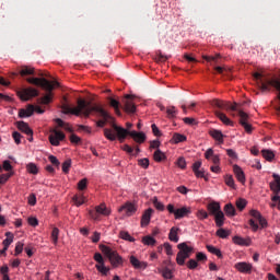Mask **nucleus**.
I'll return each mask as SVG.
<instances>
[{"mask_svg": "<svg viewBox=\"0 0 280 280\" xmlns=\"http://www.w3.org/2000/svg\"><path fill=\"white\" fill-rule=\"evenodd\" d=\"M178 253L176 256V264L178 266H185L186 259H189L191 257V254L194 253V247L187 245V243H179L177 245Z\"/></svg>", "mask_w": 280, "mask_h": 280, "instance_id": "0eeeda50", "label": "nucleus"}, {"mask_svg": "<svg viewBox=\"0 0 280 280\" xmlns=\"http://www.w3.org/2000/svg\"><path fill=\"white\" fill-rule=\"evenodd\" d=\"M92 113H96V115H98L100 117L103 118V119L96 121L97 128H104V126H106V124H108V119H113L108 115V112H106V109H104V107H102L98 104L90 102V105L88 106V110H85V117H91Z\"/></svg>", "mask_w": 280, "mask_h": 280, "instance_id": "20e7f679", "label": "nucleus"}, {"mask_svg": "<svg viewBox=\"0 0 280 280\" xmlns=\"http://www.w3.org/2000/svg\"><path fill=\"white\" fill-rule=\"evenodd\" d=\"M23 253V243L19 242L15 245V255H21Z\"/></svg>", "mask_w": 280, "mask_h": 280, "instance_id": "774afa93", "label": "nucleus"}, {"mask_svg": "<svg viewBox=\"0 0 280 280\" xmlns=\"http://www.w3.org/2000/svg\"><path fill=\"white\" fill-rule=\"evenodd\" d=\"M212 106H215L217 108H221L222 110H232L233 113L240 114V106L237 103L231 104L229 102L220 101V100H213Z\"/></svg>", "mask_w": 280, "mask_h": 280, "instance_id": "6e6552de", "label": "nucleus"}, {"mask_svg": "<svg viewBox=\"0 0 280 280\" xmlns=\"http://www.w3.org/2000/svg\"><path fill=\"white\" fill-rule=\"evenodd\" d=\"M26 170L28 174H34V175L38 174V166H36L34 163H28L26 165Z\"/></svg>", "mask_w": 280, "mask_h": 280, "instance_id": "603ef678", "label": "nucleus"}, {"mask_svg": "<svg viewBox=\"0 0 280 280\" xmlns=\"http://www.w3.org/2000/svg\"><path fill=\"white\" fill-rule=\"evenodd\" d=\"M166 115H167L168 119H174V117H176V115H178V109H176L175 106H168L166 108Z\"/></svg>", "mask_w": 280, "mask_h": 280, "instance_id": "58836bf2", "label": "nucleus"}, {"mask_svg": "<svg viewBox=\"0 0 280 280\" xmlns=\"http://www.w3.org/2000/svg\"><path fill=\"white\" fill-rule=\"evenodd\" d=\"M72 201L74 202L75 207H82V205L86 202V197L84 196V194L80 192L72 197Z\"/></svg>", "mask_w": 280, "mask_h": 280, "instance_id": "cd10ccee", "label": "nucleus"}, {"mask_svg": "<svg viewBox=\"0 0 280 280\" xmlns=\"http://www.w3.org/2000/svg\"><path fill=\"white\" fill-rule=\"evenodd\" d=\"M272 178H275V180L269 184V187L276 196H279V194H280V176H279V174L273 173Z\"/></svg>", "mask_w": 280, "mask_h": 280, "instance_id": "f3484780", "label": "nucleus"}, {"mask_svg": "<svg viewBox=\"0 0 280 280\" xmlns=\"http://www.w3.org/2000/svg\"><path fill=\"white\" fill-rule=\"evenodd\" d=\"M197 218L199 220H207V218H209V213L207 211H205V210H199L197 212Z\"/></svg>", "mask_w": 280, "mask_h": 280, "instance_id": "680f3d73", "label": "nucleus"}, {"mask_svg": "<svg viewBox=\"0 0 280 280\" xmlns=\"http://www.w3.org/2000/svg\"><path fill=\"white\" fill-rule=\"evenodd\" d=\"M205 159L212 161L214 165H220V155L215 154L211 148L205 152Z\"/></svg>", "mask_w": 280, "mask_h": 280, "instance_id": "6ab92c4d", "label": "nucleus"}, {"mask_svg": "<svg viewBox=\"0 0 280 280\" xmlns=\"http://www.w3.org/2000/svg\"><path fill=\"white\" fill-rule=\"evenodd\" d=\"M104 137L108 139V141H116L117 140V135L113 132L112 129L105 128L104 129Z\"/></svg>", "mask_w": 280, "mask_h": 280, "instance_id": "c9c22d12", "label": "nucleus"}, {"mask_svg": "<svg viewBox=\"0 0 280 280\" xmlns=\"http://www.w3.org/2000/svg\"><path fill=\"white\" fill-rule=\"evenodd\" d=\"M107 100L109 102V106H112V108H114L116 115H118V117H121V110L119 109L121 104L119 103V101H117L113 97H108Z\"/></svg>", "mask_w": 280, "mask_h": 280, "instance_id": "bb28decb", "label": "nucleus"}, {"mask_svg": "<svg viewBox=\"0 0 280 280\" xmlns=\"http://www.w3.org/2000/svg\"><path fill=\"white\" fill-rule=\"evenodd\" d=\"M96 270H98V272H101L104 277H106L108 275V272H110V268L106 267L104 264L103 265H96L95 266Z\"/></svg>", "mask_w": 280, "mask_h": 280, "instance_id": "49530a36", "label": "nucleus"}, {"mask_svg": "<svg viewBox=\"0 0 280 280\" xmlns=\"http://www.w3.org/2000/svg\"><path fill=\"white\" fill-rule=\"evenodd\" d=\"M12 137L14 139V142L16 143V145H21V139L23 136H21V133H19L18 131H14L12 133Z\"/></svg>", "mask_w": 280, "mask_h": 280, "instance_id": "0e129e2a", "label": "nucleus"}, {"mask_svg": "<svg viewBox=\"0 0 280 280\" xmlns=\"http://www.w3.org/2000/svg\"><path fill=\"white\" fill-rule=\"evenodd\" d=\"M207 209H208L209 215H217L222 211L220 203L215 201L208 203Z\"/></svg>", "mask_w": 280, "mask_h": 280, "instance_id": "412c9836", "label": "nucleus"}, {"mask_svg": "<svg viewBox=\"0 0 280 280\" xmlns=\"http://www.w3.org/2000/svg\"><path fill=\"white\" fill-rule=\"evenodd\" d=\"M130 264L133 266V268H148V264L140 261L137 257L131 256L130 257Z\"/></svg>", "mask_w": 280, "mask_h": 280, "instance_id": "7c9ffc66", "label": "nucleus"}, {"mask_svg": "<svg viewBox=\"0 0 280 280\" xmlns=\"http://www.w3.org/2000/svg\"><path fill=\"white\" fill-rule=\"evenodd\" d=\"M180 231V228H176V226H173L171 230H170V233H168V240L171 242H174L175 244H178V240H180L178 237V232Z\"/></svg>", "mask_w": 280, "mask_h": 280, "instance_id": "a878e982", "label": "nucleus"}, {"mask_svg": "<svg viewBox=\"0 0 280 280\" xmlns=\"http://www.w3.org/2000/svg\"><path fill=\"white\" fill-rule=\"evenodd\" d=\"M91 104V102H88L85 100L79 98L77 101V107H71L67 104H63L61 106L62 113L65 115H75L77 117H80V115H86V110L89 109V105Z\"/></svg>", "mask_w": 280, "mask_h": 280, "instance_id": "39448f33", "label": "nucleus"}, {"mask_svg": "<svg viewBox=\"0 0 280 280\" xmlns=\"http://www.w3.org/2000/svg\"><path fill=\"white\" fill-rule=\"evenodd\" d=\"M248 202L246 201V199L244 198H240L236 200V208L238 211H244V209H246V205Z\"/></svg>", "mask_w": 280, "mask_h": 280, "instance_id": "a18cd8bd", "label": "nucleus"}, {"mask_svg": "<svg viewBox=\"0 0 280 280\" xmlns=\"http://www.w3.org/2000/svg\"><path fill=\"white\" fill-rule=\"evenodd\" d=\"M86 187H89V179L83 178L78 183V189L79 191H84V189H86Z\"/></svg>", "mask_w": 280, "mask_h": 280, "instance_id": "864d4df0", "label": "nucleus"}, {"mask_svg": "<svg viewBox=\"0 0 280 280\" xmlns=\"http://www.w3.org/2000/svg\"><path fill=\"white\" fill-rule=\"evenodd\" d=\"M210 137H212V139H215V141H219V143H224V133H222L221 130L218 129H211L209 131Z\"/></svg>", "mask_w": 280, "mask_h": 280, "instance_id": "393cba45", "label": "nucleus"}, {"mask_svg": "<svg viewBox=\"0 0 280 280\" xmlns=\"http://www.w3.org/2000/svg\"><path fill=\"white\" fill-rule=\"evenodd\" d=\"M58 235H60V230L58 228H54L51 232V240L54 244H58Z\"/></svg>", "mask_w": 280, "mask_h": 280, "instance_id": "6e6d98bb", "label": "nucleus"}, {"mask_svg": "<svg viewBox=\"0 0 280 280\" xmlns=\"http://www.w3.org/2000/svg\"><path fill=\"white\" fill-rule=\"evenodd\" d=\"M153 159L156 163H161L162 161H165V159H167V156L163 153V151H161L160 149L155 150V152L153 153Z\"/></svg>", "mask_w": 280, "mask_h": 280, "instance_id": "473e14b6", "label": "nucleus"}, {"mask_svg": "<svg viewBox=\"0 0 280 280\" xmlns=\"http://www.w3.org/2000/svg\"><path fill=\"white\" fill-rule=\"evenodd\" d=\"M135 100L133 95L127 94L125 95V98L122 100V104L125 106L126 113H137V106L135 105Z\"/></svg>", "mask_w": 280, "mask_h": 280, "instance_id": "ddd939ff", "label": "nucleus"}, {"mask_svg": "<svg viewBox=\"0 0 280 280\" xmlns=\"http://www.w3.org/2000/svg\"><path fill=\"white\" fill-rule=\"evenodd\" d=\"M56 124L59 126V128H65L67 132H73V128H71V125L65 122L62 119L57 118Z\"/></svg>", "mask_w": 280, "mask_h": 280, "instance_id": "e433bc0d", "label": "nucleus"}, {"mask_svg": "<svg viewBox=\"0 0 280 280\" xmlns=\"http://www.w3.org/2000/svg\"><path fill=\"white\" fill-rule=\"evenodd\" d=\"M66 136L62 131L54 130V133L49 136V141L52 145H60V141H65Z\"/></svg>", "mask_w": 280, "mask_h": 280, "instance_id": "2eb2a0df", "label": "nucleus"}, {"mask_svg": "<svg viewBox=\"0 0 280 280\" xmlns=\"http://www.w3.org/2000/svg\"><path fill=\"white\" fill-rule=\"evenodd\" d=\"M142 244H144V246H154L156 244V240L150 235H147L142 237Z\"/></svg>", "mask_w": 280, "mask_h": 280, "instance_id": "ea45409f", "label": "nucleus"}, {"mask_svg": "<svg viewBox=\"0 0 280 280\" xmlns=\"http://www.w3.org/2000/svg\"><path fill=\"white\" fill-rule=\"evenodd\" d=\"M225 184L228 185V187L235 189V179H233L232 175L225 176Z\"/></svg>", "mask_w": 280, "mask_h": 280, "instance_id": "4d7b16f0", "label": "nucleus"}, {"mask_svg": "<svg viewBox=\"0 0 280 280\" xmlns=\"http://www.w3.org/2000/svg\"><path fill=\"white\" fill-rule=\"evenodd\" d=\"M161 272H162V277H163L164 279H172V277H174V276L172 275V269H170V268H167V267L163 268V269L161 270Z\"/></svg>", "mask_w": 280, "mask_h": 280, "instance_id": "5fc2aeb1", "label": "nucleus"}, {"mask_svg": "<svg viewBox=\"0 0 280 280\" xmlns=\"http://www.w3.org/2000/svg\"><path fill=\"white\" fill-rule=\"evenodd\" d=\"M94 259L97 261L98 266L104 265V257L102 256V254L96 253V254L94 255Z\"/></svg>", "mask_w": 280, "mask_h": 280, "instance_id": "338daca9", "label": "nucleus"}, {"mask_svg": "<svg viewBox=\"0 0 280 280\" xmlns=\"http://www.w3.org/2000/svg\"><path fill=\"white\" fill-rule=\"evenodd\" d=\"M224 212L222 210L214 215V222L219 229H222L224 226Z\"/></svg>", "mask_w": 280, "mask_h": 280, "instance_id": "c756f323", "label": "nucleus"}, {"mask_svg": "<svg viewBox=\"0 0 280 280\" xmlns=\"http://www.w3.org/2000/svg\"><path fill=\"white\" fill-rule=\"evenodd\" d=\"M173 141L174 143H183L184 141H187V137L185 135L174 133Z\"/></svg>", "mask_w": 280, "mask_h": 280, "instance_id": "37998d69", "label": "nucleus"}, {"mask_svg": "<svg viewBox=\"0 0 280 280\" xmlns=\"http://www.w3.org/2000/svg\"><path fill=\"white\" fill-rule=\"evenodd\" d=\"M217 235L218 237H221V240H226V237L231 235V231L221 228L217 231Z\"/></svg>", "mask_w": 280, "mask_h": 280, "instance_id": "c03bdc74", "label": "nucleus"}, {"mask_svg": "<svg viewBox=\"0 0 280 280\" xmlns=\"http://www.w3.org/2000/svg\"><path fill=\"white\" fill-rule=\"evenodd\" d=\"M233 242L237 245V246H248L249 243L247 240H245L244 237L241 236H234L233 237Z\"/></svg>", "mask_w": 280, "mask_h": 280, "instance_id": "a19ab883", "label": "nucleus"}, {"mask_svg": "<svg viewBox=\"0 0 280 280\" xmlns=\"http://www.w3.org/2000/svg\"><path fill=\"white\" fill-rule=\"evenodd\" d=\"M203 60L207 62H214V65H218V60H220L221 56L220 54H217L215 56H202Z\"/></svg>", "mask_w": 280, "mask_h": 280, "instance_id": "79ce46f5", "label": "nucleus"}, {"mask_svg": "<svg viewBox=\"0 0 280 280\" xmlns=\"http://www.w3.org/2000/svg\"><path fill=\"white\" fill-rule=\"evenodd\" d=\"M20 75L25 77V75H34V68L27 67V66H22L20 70Z\"/></svg>", "mask_w": 280, "mask_h": 280, "instance_id": "f704fd0d", "label": "nucleus"}, {"mask_svg": "<svg viewBox=\"0 0 280 280\" xmlns=\"http://www.w3.org/2000/svg\"><path fill=\"white\" fill-rule=\"evenodd\" d=\"M196 259H197V261H207V254H205L202 252H198L196 254Z\"/></svg>", "mask_w": 280, "mask_h": 280, "instance_id": "69168bd1", "label": "nucleus"}, {"mask_svg": "<svg viewBox=\"0 0 280 280\" xmlns=\"http://www.w3.org/2000/svg\"><path fill=\"white\" fill-rule=\"evenodd\" d=\"M120 213L124 211L126 215L130 217L133 213H137V206L132 202H126L124 206H121L118 210Z\"/></svg>", "mask_w": 280, "mask_h": 280, "instance_id": "a211bd4d", "label": "nucleus"}, {"mask_svg": "<svg viewBox=\"0 0 280 280\" xmlns=\"http://www.w3.org/2000/svg\"><path fill=\"white\" fill-rule=\"evenodd\" d=\"M233 172L238 180V183H246V175L244 174V171L242 170V167H240V165L234 164L233 165Z\"/></svg>", "mask_w": 280, "mask_h": 280, "instance_id": "aec40b11", "label": "nucleus"}, {"mask_svg": "<svg viewBox=\"0 0 280 280\" xmlns=\"http://www.w3.org/2000/svg\"><path fill=\"white\" fill-rule=\"evenodd\" d=\"M101 250L105 256H107V259H109L113 268H119V266H124V258L116 250H113V248L106 245H101Z\"/></svg>", "mask_w": 280, "mask_h": 280, "instance_id": "423d86ee", "label": "nucleus"}, {"mask_svg": "<svg viewBox=\"0 0 280 280\" xmlns=\"http://www.w3.org/2000/svg\"><path fill=\"white\" fill-rule=\"evenodd\" d=\"M166 209L168 213H172L173 215H175V220H180L182 218H185V215H187L188 213H191V210H189V208L183 207V208L176 209L172 203H170L166 207Z\"/></svg>", "mask_w": 280, "mask_h": 280, "instance_id": "9b49d317", "label": "nucleus"}, {"mask_svg": "<svg viewBox=\"0 0 280 280\" xmlns=\"http://www.w3.org/2000/svg\"><path fill=\"white\" fill-rule=\"evenodd\" d=\"M240 124L244 127L245 132L250 135L253 132V125L248 124V114L244 110H238Z\"/></svg>", "mask_w": 280, "mask_h": 280, "instance_id": "f8f14e48", "label": "nucleus"}, {"mask_svg": "<svg viewBox=\"0 0 280 280\" xmlns=\"http://www.w3.org/2000/svg\"><path fill=\"white\" fill-rule=\"evenodd\" d=\"M138 165L142 167V170H148L150 167V160L148 158L139 159Z\"/></svg>", "mask_w": 280, "mask_h": 280, "instance_id": "de8ad7c7", "label": "nucleus"}, {"mask_svg": "<svg viewBox=\"0 0 280 280\" xmlns=\"http://www.w3.org/2000/svg\"><path fill=\"white\" fill-rule=\"evenodd\" d=\"M112 128H114L120 143H124V140H126L128 136L131 137L136 143H143L145 141V133L143 132L129 131L128 129L119 127L115 124L112 125Z\"/></svg>", "mask_w": 280, "mask_h": 280, "instance_id": "7ed1b4c3", "label": "nucleus"}, {"mask_svg": "<svg viewBox=\"0 0 280 280\" xmlns=\"http://www.w3.org/2000/svg\"><path fill=\"white\" fill-rule=\"evenodd\" d=\"M215 116H217L218 119H220V121H222V124H224L225 126H233V121H231V119H230L229 117H226L224 113H222V112H215Z\"/></svg>", "mask_w": 280, "mask_h": 280, "instance_id": "c85d7f7f", "label": "nucleus"}, {"mask_svg": "<svg viewBox=\"0 0 280 280\" xmlns=\"http://www.w3.org/2000/svg\"><path fill=\"white\" fill-rule=\"evenodd\" d=\"M186 266L189 270H196L198 268V261L196 259H189Z\"/></svg>", "mask_w": 280, "mask_h": 280, "instance_id": "13d9d810", "label": "nucleus"}, {"mask_svg": "<svg viewBox=\"0 0 280 280\" xmlns=\"http://www.w3.org/2000/svg\"><path fill=\"white\" fill-rule=\"evenodd\" d=\"M39 93L38 90L33 89V88H26L18 91V96L22 102H30L32 97H38Z\"/></svg>", "mask_w": 280, "mask_h": 280, "instance_id": "9d476101", "label": "nucleus"}, {"mask_svg": "<svg viewBox=\"0 0 280 280\" xmlns=\"http://www.w3.org/2000/svg\"><path fill=\"white\" fill-rule=\"evenodd\" d=\"M35 113V106L34 105H27L26 109H20L19 112V117H21V119L25 118V117H32Z\"/></svg>", "mask_w": 280, "mask_h": 280, "instance_id": "4be33fe9", "label": "nucleus"}, {"mask_svg": "<svg viewBox=\"0 0 280 280\" xmlns=\"http://www.w3.org/2000/svg\"><path fill=\"white\" fill-rule=\"evenodd\" d=\"M224 212L228 218H233L236 214L235 206L233 203H228L224 206Z\"/></svg>", "mask_w": 280, "mask_h": 280, "instance_id": "2f4dec72", "label": "nucleus"}, {"mask_svg": "<svg viewBox=\"0 0 280 280\" xmlns=\"http://www.w3.org/2000/svg\"><path fill=\"white\" fill-rule=\"evenodd\" d=\"M254 78L258 81V89H260L262 93L270 92V86L276 89V91H278V100L280 101V75L271 79H264L262 73L255 72Z\"/></svg>", "mask_w": 280, "mask_h": 280, "instance_id": "f03ea898", "label": "nucleus"}, {"mask_svg": "<svg viewBox=\"0 0 280 280\" xmlns=\"http://www.w3.org/2000/svg\"><path fill=\"white\" fill-rule=\"evenodd\" d=\"M16 126L19 130H21V132H24V135H28L31 137L32 135H34V132L32 131V128H30V125H27V122L21 120L16 122Z\"/></svg>", "mask_w": 280, "mask_h": 280, "instance_id": "b1692460", "label": "nucleus"}, {"mask_svg": "<svg viewBox=\"0 0 280 280\" xmlns=\"http://www.w3.org/2000/svg\"><path fill=\"white\" fill-rule=\"evenodd\" d=\"M207 250L208 253H211L212 255H215L217 257H219V259H222V252L218 249L215 246L207 245Z\"/></svg>", "mask_w": 280, "mask_h": 280, "instance_id": "4c0bfd02", "label": "nucleus"}, {"mask_svg": "<svg viewBox=\"0 0 280 280\" xmlns=\"http://www.w3.org/2000/svg\"><path fill=\"white\" fill-rule=\"evenodd\" d=\"M234 268L243 275H250L254 270L253 264L246 261L236 262Z\"/></svg>", "mask_w": 280, "mask_h": 280, "instance_id": "4468645a", "label": "nucleus"}, {"mask_svg": "<svg viewBox=\"0 0 280 280\" xmlns=\"http://www.w3.org/2000/svg\"><path fill=\"white\" fill-rule=\"evenodd\" d=\"M89 215L92 220H100V215H110V209L106 207V203H101L95 207V210H90Z\"/></svg>", "mask_w": 280, "mask_h": 280, "instance_id": "1a4fd4ad", "label": "nucleus"}, {"mask_svg": "<svg viewBox=\"0 0 280 280\" xmlns=\"http://www.w3.org/2000/svg\"><path fill=\"white\" fill-rule=\"evenodd\" d=\"M119 237L120 240H125L126 242H135V237L130 236V233L126 231H120Z\"/></svg>", "mask_w": 280, "mask_h": 280, "instance_id": "09e8293b", "label": "nucleus"}, {"mask_svg": "<svg viewBox=\"0 0 280 280\" xmlns=\"http://www.w3.org/2000/svg\"><path fill=\"white\" fill-rule=\"evenodd\" d=\"M249 215L254 218V220L258 221L261 229H266V226H268V221L266 220V218H264V215H261V212H259L258 210L252 209L249 211Z\"/></svg>", "mask_w": 280, "mask_h": 280, "instance_id": "dca6fc26", "label": "nucleus"}, {"mask_svg": "<svg viewBox=\"0 0 280 280\" xmlns=\"http://www.w3.org/2000/svg\"><path fill=\"white\" fill-rule=\"evenodd\" d=\"M69 170H71V160H66L63 163H62V172L65 174H69Z\"/></svg>", "mask_w": 280, "mask_h": 280, "instance_id": "052dcab7", "label": "nucleus"}, {"mask_svg": "<svg viewBox=\"0 0 280 280\" xmlns=\"http://www.w3.org/2000/svg\"><path fill=\"white\" fill-rule=\"evenodd\" d=\"M2 167L4 172H12V164L10 163V160L3 161Z\"/></svg>", "mask_w": 280, "mask_h": 280, "instance_id": "e2e57ef3", "label": "nucleus"}, {"mask_svg": "<svg viewBox=\"0 0 280 280\" xmlns=\"http://www.w3.org/2000/svg\"><path fill=\"white\" fill-rule=\"evenodd\" d=\"M261 154L266 161H272V159H275V153L270 150H262Z\"/></svg>", "mask_w": 280, "mask_h": 280, "instance_id": "3c124183", "label": "nucleus"}, {"mask_svg": "<svg viewBox=\"0 0 280 280\" xmlns=\"http://www.w3.org/2000/svg\"><path fill=\"white\" fill-rule=\"evenodd\" d=\"M5 240L2 242L4 248H10V244H12V242H14V234H12V232H7L5 233Z\"/></svg>", "mask_w": 280, "mask_h": 280, "instance_id": "72a5a7b5", "label": "nucleus"}, {"mask_svg": "<svg viewBox=\"0 0 280 280\" xmlns=\"http://www.w3.org/2000/svg\"><path fill=\"white\" fill-rule=\"evenodd\" d=\"M153 205L155 209H158V211H165V206L163 205V202L159 201V199L154 198Z\"/></svg>", "mask_w": 280, "mask_h": 280, "instance_id": "bf43d9fd", "label": "nucleus"}, {"mask_svg": "<svg viewBox=\"0 0 280 280\" xmlns=\"http://www.w3.org/2000/svg\"><path fill=\"white\" fill-rule=\"evenodd\" d=\"M11 176H14V172L0 175V185H5L10 180Z\"/></svg>", "mask_w": 280, "mask_h": 280, "instance_id": "8fccbe9b", "label": "nucleus"}, {"mask_svg": "<svg viewBox=\"0 0 280 280\" xmlns=\"http://www.w3.org/2000/svg\"><path fill=\"white\" fill-rule=\"evenodd\" d=\"M26 82L28 84H34L35 86H42L45 91H47L48 94H46L43 97L37 98L38 104H51V91L56 89V86H60V83L58 81H49L45 78H27Z\"/></svg>", "mask_w": 280, "mask_h": 280, "instance_id": "f257e3e1", "label": "nucleus"}, {"mask_svg": "<svg viewBox=\"0 0 280 280\" xmlns=\"http://www.w3.org/2000/svg\"><path fill=\"white\" fill-rule=\"evenodd\" d=\"M152 213H154V210L152 208H149L144 211L141 218V226H148V224H150V219L152 218Z\"/></svg>", "mask_w": 280, "mask_h": 280, "instance_id": "5701e85b", "label": "nucleus"}]
</instances>
